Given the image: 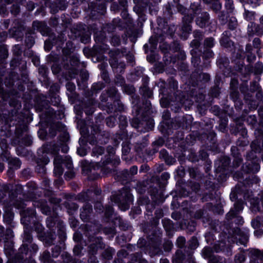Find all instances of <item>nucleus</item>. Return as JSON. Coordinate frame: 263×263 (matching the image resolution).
Here are the masks:
<instances>
[{
	"instance_id": "f257e3e1",
	"label": "nucleus",
	"mask_w": 263,
	"mask_h": 263,
	"mask_svg": "<svg viewBox=\"0 0 263 263\" xmlns=\"http://www.w3.org/2000/svg\"><path fill=\"white\" fill-rule=\"evenodd\" d=\"M21 121H17V145L21 146H29L32 143L31 137L28 135L27 124L31 119L28 112L25 115H20Z\"/></svg>"
},
{
	"instance_id": "f03ea898",
	"label": "nucleus",
	"mask_w": 263,
	"mask_h": 263,
	"mask_svg": "<svg viewBox=\"0 0 263 263\" xmlns=\"http://www.w3.org/2000/svg\"><path fill=\"white\" fill-rule=\"evenodd\" d=\"M110 198L112 201L118 204L119 208L122 211H125L129 209V203L133 200L130 190L126 187L122 189L120 194L113 195Z\"/></svg>"
},
{
	"instance_id": "7ed1b4c3",
	"label": "nucleus",
	"mask_w": 263,
	"mask_h": 263,
	"mask_svg": "<svg viewBox=\"0 0 263 263\" xmlns=\"http://www.w3.org/2000/svg\"><path fill=\"white\" fill-rule=\"evenodd\" d=\"M126 50L125 49H116L110 50L109 52V55L111 59L109 63L111 67L114 68H118L119 66L124 68L125 65L123 63H119L118 59L125 55Z\"/></svg>"
},
{
	"instance_id": "20e7f679",
	"label": "nucleus",
	"mask_w": 263,
	"mask_h": 263,
	"mask_svg": "<svg viewBox=\"0 0 263 263\" xmlns=\"http://www.w3.org/2000/svg\"><path fill=\"white\" fill-rule=\"evenodd\" d=\"M35 212L34 209L27 208L20 212L21 216V222L25 227H28L31 223V219L35 216Z\"/></svg>"
},
{
	"instance_id": "39448f33",
	"label": "nucleus",
	"mask_w": 263,
	"mask_h": 263,
	"mask_svg": "<svg viewBox=\"0 0 263 263\" xmlns=\"http://www.w3.org/2000/svg\"><path fill=\"white\" fill-rule=\"evenodd\" d=\"M80 218L84 222H88L90 220L92 215L93 209L92 205L86 202L80 210Z\"/></svg>"
},
{
	"instance_id": "423d86ee",
	"label": "nucleus",
	"mask_w": 263,
	"mask_h": 263,
	"mask_svg": "<svg viewBox=\"0 0 263 263\" xmlns=\"http://www.w3.org/2000/svg\"><path fill=\"white\" fill-rule=\"evenodd\" d=\"M13 208H16L15 198H13L10 202L8 203L4 208V218L9 222L12 220L14 217V214L12 211Z\"/></svg>"
},
{
	"instance_id": "0eeeda50",
	"label": "nucleus",
	"mask_w": 263,
	"mask_h": 263,
	"mask_svg": "<svg viewBox=\"0 0 263 263\" xmlns=\"http://www.w3.org/2000/svg\"><path fill=\"white\" fill-rule=\"evenodd\" d=\"M250 263L263 262V250L252 249L250 251Z\"/></svg>"
},
{
	"instance_id": "6e6552de",
	"label": "nucleus",
	"mask_w": 263,
	"mask_h": 263,
	"mask_svg": "<svg viewBox=\"0 0 263 263\" xmlns=\"http://www.w3.org/2000/svg\"><path fill=\"white\" fill-rule=\"evenodd\" d=\"M243 209V202L241 200H238L235 203L234 208L231 209L226 215V218L228 220H231L234 218V216L237 215L238 213Z\"/></svg>"
},
{
	"instance_id": "1a4fd4ad",
	"label": "nucleus",
	"mask_w": 263,
	"mask_h": 263,
	"mask_svg": "<svg viewBox=\"0 0 263 263\" xmlns=\"http://www.w3.org/2000/svg\"><path fill=\"white\" fill-rule=\"evenodd\" d=\"M74 33L75 37H80L81 42L85 44L89 42L90 40V33L88 31L85 29L75 30L72 31Z\"/></svg>"
},
{
	"instance_id": "9d476101",
	"label": "nucleus",
	"mask_w": 263,
	"mask_h": 263,
	"mask_svg": "<svg viewBox=\"0 0 263 263\" xmlns=\"http://www.w3.org/2000/svg\"><path fill=\"white\" fill-rule=\"evenodd\" d=\"M209 20V14L206 12H203L196 18V23L199 27L204 28L208 25Z\"/></svg>"
},
{
	"instance_id": "9b49d317",
	"label": "nucleus",
	"mask_w": 263,
	"mask_h": 263,
	"mask_svg": "<svg viewBox=\"0 0 263 263\" xmlns=\"http://www.w3.org/2000/svg\"><path fill=\"white\" fill-rule=\"evenodd\" d=\"M63 158L61 156L57 155L54 160V174L56 176H61L63 173V168L62 167Z\"/></svg>"
},
{
	"instance_id": "f8f14e48",
	"label": "nucleus",
	"mask_w": 263,
	"mask_h": 263,
	"mask_svg": "<svg viewBox=\"0 0 263 263\" xmlns=\"http://www.w3.org/2000/svg\"><path fill=\"white\" fill-rule=\"evenodd\" d=\"M32 205L34 207L40 208L42 212L44 214H50V208L48 206L47 202L43 200L34 201L32 202Z\"/></svg>"
},
{
	"instance_id": "ddd939ff",
	"label": "nucleus",
	"mask_w": 263,
	"mask_h": 263,
	"mask_svg": "<svg viewBox=\"0 0 263 263\" xmlns=\"http://www.w3.org/2000/svg\"><path fill=\"white\" fill-rule=\"evenodd\" d=\"M234 235L236 238L239 239L240 242L245 245L248 239V235L247 233L242 231L239 228H236L234 230Z\"/></svg>"
},
{
	"instance_id": "4468645a",
	"label": "nucleus",
	"mask_w": 263,
	"mask_h": 263,
	"mask_svg": "<svg viewBox=\"0 0 263 263\" xmlns=\"http://www.w3.org/2000/svg\"><path fill=\"white\" fill-rule=\"evenodd\" d=\"M32 27L34 30H36L37 31L40 32L42 34L44 35H45V32H46V30L48 29L46 27V26L45 25V23L39 21L33 22L32 24Z\"/></svg>"
},
{
	"instance_id": "2eb2a0df",
	"label": "nucleus",
	"mask_w": 263,
	"mask_h": 263,
	"mask_svg": "<svg viewBox=\"0 0 263 263\" xmlns=\"http://www.w3.org/2000/svg\"><path fill=\"white\" fill-rule=\"evenodd\" d=\"M137 172L138 167L136 166H133L129 171L127 170H124L122 173V175L123 177L125 178V180H127L130 178L132 176L136 174Z\"/></svg>"
},
{
	"instance_id": "dca6fc26",
	"label": "nucleus",
	"mask_w": 263,
	"mask_h": 263,
	"mask_svg": "<svg viewBox=\"0 0 263 263\" xmlns=\"http://www.w3.org/2000/svg\"><path fill=\"white\" fill-rule=\"evenodd\" d=\"M32 240V237L31 236L30 233L27 230L24 231V243L23 245V248H24L25 253H27V250L28 249V243H31Z\"/></svg>"
},
{
	"instance_id": "f3484780",
	"label": "nucleus",
	"mask_w": 263,
	"mask_h": 263,
	"mask_svg": "<svg viewBox=\"0 0 263 263\" xmlns=\"http://www.w3.org/2000/svg\"><path fill=\"white\" fill-rule=\"evenodd\" d=\"M163 226L166 232H170L174 229V224L168 219L164 218L162 220Z\"/></svg>"
},
{
	"instance_id": "a211bd4d",
	"label": "nucleus",
	"mask_w": 263,
	"mask_h": 263,
	"mask_svg": "<svg viewBox=\"0 0 263 263\" xmlns=\"http://www.w3.org/2000/svg\"><path fill=\"white\" fill-rule=\"evenodd\" d=\"M91 192L92 191L90 190H88L86 192H82L78 195V199L82 202L89 201L90 200V195Z\"/></svg>"
},
{
	"instance_id": "6ab92c4d",
	"label": "nucleus",
	"mask_w": 263,
	"mask_h": 263,
	"mask_svg": "<svg viewBox=\"0 0 263 263\" xmlns=\"http://www.w3.org/2000/svg\"><path fill=\"white\" fill-rule=\"evenodd\" d=\"M217 65L220 69L227 67L229 65V60L225 57H220L217 61Z\"/></svg>"
},
{
	"instance_id": "aec40b11",
	"label": "nucleus",
	"mask_w": 263,
	"mask_h": 263,
	"mask_svg": "<svg viewBox=\"0 0 263 263\" xmlns=\"http://www.w3.org/2000/svg\"><path fill=\"white\" fill-rule=\"evenodd\" d=\"M160 157L163 158L165 162L168 163H172L174 161V159L172 157H170L166 151L164 149L161 150L159 153Z\"/></svg>"
},
{
	"instance_id": "412c9836",
	"label": "nucleus",
	"mask_w": 263,
	"mask_h": 263,
	"mask_svg": "<svg viewBox=\"0 0 263 263\" xmlns=\"http://www.w3.org/2000/svg\"><path fill=\"white\" fill-rule=\"evenodd\" d=\"M41 260L44 263H52V259L51 258L50 253L47 251H44L41 256Z\"/></svg>"
},
{
	"instance_id": "4be33fe9",
	"label": "nucleus",
	"mask_w": 263,
	"mask_h": 263,
	"mask_svg": "<svg viewBox=\"0 0 263 263\" xmlns=\"http://www.w3.org/2000/svg\"><path fill=\"white\" fill-rule=\"evenodd\" d=\"M85 228L88 233L90 232L91 234H95L98 231L99 226L95 224L92 225L91 223H87L85 225Z\"/></svg>"
},
{
	"instance_id": "5701e85b",
	"label": "nucleus",
	"mask_w": 263,
	"mask_h": 263,
	"mask_svg": "<svg viewBox=\"0 0 263 263\" xmlns=\"http://www.w3.org/2000/svg\"><path fill=\"white\" fill-rule=\"evenodd\" d=\"M163 212L162 210L161 209L157 210L155 212V217L156 219H154L153 220V222L152 224L156 227L159 223V219L161 218L163 216Z\"/></svg>"
},
{
	"instance_id": "b1692460",
	"label": "nucleus",
	"mask_w": 263,
	"mask_h": 263,
	"mask_svg": "<svg viewBox=\"0 0 263 263\" xmlns=\"http://www.w3.org/2000/svg\"><path fill=\"white\" fill-rule=\"evenodd\" d=\"M141 92L144 97L151 98L153 96L152 91L146 85L141 88Z\"/></svg>"
},
{
	"instance_id": "393cba45",
	"label": "nucleus",
	"mask_w": 263,
	"mask_h": 263,
	"mask_svg": "<svg viewBox=\"0 0 263 263\" xmlns=\"http://www.w3.org/2000/svg\"><path fill=\"white\" fill-rule=\"evenodd\" d=\"M246 260V256L243 253L237 254L235 256L234 263H244Z\"/></svg>"
},
{
	"instance_id": "a878e982",
	"label": "nucleus",
	"mask_w": 263,
	"mask_h": 263,
	"mask_svg": "<svg viewBox=\"0 0 263 263\" xmlns=\"http://www.w3.org/2000/svg\"><path fill=\"white\" fill-rule=\"evenodd\" d=\"M110 158L109 159L107 158V160L105 161H104L102 162L98 163L96 164V166H93V165H91L89 172L90 173H92V170H95L96 168L97 169H99L100 167L101 168V170H102V168H101L102 166L103 165H105L107 163H108L110 162Z\"/></svg>"
},
{
	"instance_id": "bb28decb",
	"label": "nucleus",
	"mask_w": 263,
	"mask_h": 263,
	"mask_svg": "<svg viewBox=\"0 0 263 263\" xmlns=\"http://www.w3.org/2000/svg\"><path fill=\"white\" fill-rule=\"evenodd\" d=\"M238 24L235 17H231L229 21L228 27L231 30H234L237 27Z\"/></svg>"
},
{
	"instance_id": "cd10ccee",
	"label": "nucleus",
	"mask_w": 263,
	"mask_h": 263,
	"mask_svg": "<svg viewBox=\"0 0 263 263\" xmlns=\"http://www.w3.org/2000/svg\"><path fill=\"white\" fill-rule=\"evenodd\" d=\"M214 45V40L213 37H208L205 39L204 46L206 48H211Z\"/></svg>"
},
{
	"instance_id": "c85d7f7f",
	"label": "nucleus",
	"mask_w": 263,
	"mask_h": 263,
	"mask_svg": "<svg viewBox=\"0 0 263 263\" xmlns=\"http://www.w3.org/2000/svg\"><path fill=\"white\" fill-rule=\"evenodd\" d=\"M114 252V250L111 248L107 249L104 251L103 253H102V255L105 259H110L112 258V255Z\"/></svg>"
},
{
	"instance_id": "c756f323",
	"label": "nucleus",
	"mask_w": 263,
	"mask_h": 263,
	"mask_svg": "<svg viewBox=\"0 0 263 263\" xmlns=\"http://www.w3.org/2000/svg\"><path fill=\"white\" fill-rule=\"evenodd\" d=\"M104 149L101 146L95 147L92 152L93 156L98 157L99 155H101L104 153Z\"/></svg>"
},
{
	"instance_id": "7c9ffc66",
	"label": "nucleus",
	"mask_w": 263,
	"mask_h": 263,
	"mask_svg": "<svg viewBox=\"0 0 263 263\" xmlns=\"http://www.w3.org/2000/svg\"><path fill=\"white\" fill-rule=\"evenodd\" d=\"M104 87V85L103 83L99 82L93 84L91 89L95 92H97L98 91L101 90Z\"/></svg>"
},
{
	"instance_id": "2f4dec72",
	"label": "nucleus",
	"mask_w": 263,
	"mask_h": 263,
	"mask_svg": "<svg viewBox=\"0 0 263 263\" xmlns=\"http://www.w3.org/2000/svg\"><path fill=\"white\" fill-rule=\"evenodd\" d=\"M213 253L212 249L210 247H205L203 250L202 254L205 258L212 257Z\"/></svg>"
},
{
	"instance_id": "473e14b6",
	"label": "nucleus",
	"mask_w": 263,
	"mask_h": 263,
	"mask_svg": "<svg viewBox=\"0 0 263 263\" xmlns=\"http://www.w3.org/2000/svg\"><path fill=\"white\" fill-rule=\"evenodd\" d=\"M65 164V166L69 170L72 168V160L70 158L65 157L64 159H63V163Z\"/></svg>"
},
{
	"instance_id": "72a5a7b5",
	"label": "nucleus",
	"mask_w": 263,
	"mask_h": 263,
	"mask_svg": "<svg viewBox=\"0 0 263 263\" xmlns=\"http://www.w3.org/2000/svg\"><path fill=\"white\" fill-rule=\"evenodd\" d=\"M230 97L234 101H237L239 99V93L236 89H232V91L230 93Z\"/></svg>"
},
{
	"instance_id": "f704fd0d",
	"label": "nucleus",
	"mask_w": 263,
	"mask_h": 263,
	"mask_svg": "<svg viewBox=\"0 0 263 263\" xmlns=\"http://www.w3.org/2000/svg\"><path fill=\"white\" fill-rule=\"evenodd\" d=\"M189 245L191 249H195L198 246V240L196 238L193 237L189 241Z\"/></svg>"
},
{
	"instance_id": "c9c22d12",
	"label": "nucleus",
	"mask_w": 263,
	"mask_h": 263,
	"mask_svg": "<svg viewBox=\"0 0 263 263\" xmlns=\"http://www.w3.org/2000/svg\"><path fill=\"white\" fill-rule=\"evenodd\" d=\"M58 234L59 236L61 241H63L66 237L65 229L64 227L62 226L58 231Z\"/></svg>"
},
{
	"instance_id": "e433bc0d",
	"label": "nucleus",
	"mask_w": 263,
	"mask_h": 263,
	"mask_svg": "<svg viewBox=\"0 0 263 263\" xmlns=\"http://www.w3.org/2000/svg\"><path fill=\"white\" fill-rule=\"evenodd\" d=\"M236 128L238 133H240V134L242 137V139H246L245 137L247 135V129L241 125H237Z\"/></svg>"
},
{
	"instance_id": "4c0bfd02",
	"label": "nucleus",
	"mask_w": 263,
	"mask_h": 263,
	"mask_svg": "<svg viewBox=\"0 0 263 263\" xmlns=\"http://www.w3.org/2000/svg\"><path fill=\"white\" fill-rule=\"evenodd\" d=\"M185 258V255L180 250H177L174 259L183 261Z\"/></svg>"
},
{
	"instance_id": "58836bf2",
	"label": "nucleus",
	"mask_w": 263,
	"mask_h": 263,
	"mask_svg": "<svg viewBox=\"0 0 263 263\" xmlns=\"http://www.w3.org/2000/svg\"><path fill=\"white\" fill-rule=\"evenodd\" d=\"M246 120L248 124L252 125H254L257 123L256 117L255 115H250L248 116Z\"/></svg>"
},
{
	"instance_id": "ea45409f",
	"label": "nucleus",
	"mask_w": 263,
	"mask_h": 263,
	"mask_svg": "<svg viewBox=\"0 0 263 263\" xmlns=\"http://www.w3.org/2000/svg\"><path fill=\"white\" fill-rule=\"evenodd\" d=\"M251 146L252 149L255 151V152H260V148L259 146V144L257 140L253 141L251 144Z\"/></svg>"
},
{
	"instance_id": "a19ab883",
	"label": "nucleus",
	"mask_w": 263,
	"mask_h": 263,
	"mask_svg": "<svg viewBox=\"0 0 263 263\" xmlns=\"http://www.w3.org/2000/svg\"><path fill=\"white\" fill-rule=\"evenodd\" d=\"M254 13L253 12L245 10L244 17L245 19L248 21H252L254 19Z\"/></svg>"
},
{
	"instance_id": "79ce46f5",
	"label": "nucleus",
	"mask_w": 263,
	"mask_h": 263,
	"mask_svg": "<svg viewBox=\"0 0 263 263\" xmlns=\"http://www.w3.org/2000/svg\"><path fill=\"white\" fill-rule=\"evenodd\" d=\"M263 65L261 63H257L254 67V72L256 74H260L262 72Z\"/></svg>"
},
{
	"instance_id": "37998d69",
	"label": "nucleus",
	"mask_w": 263,
	"mask_h": 263,
	"mask_svg": "<svg viewBox=\"0 0 263 263\" xmlns=\"http://www.w3.org/2000/svg\"><path fill=\"white\" fill-rule=\"evenodd\" d=\"M218 17L222 24H224L227 19V15L224 11H221L219 12Z\"/></svg>"
},
{
	"instance_id": "c03bdc74",
	"label": "nucleus",
	"mask_w": 263,
	"mask_h": 263,
	"mask_svg": "<svg viewBox=\"0 0 263 263\" xmlns=\"http://www.w3.org/2000/svg\"><path fill=\"white\" fill-rule=\"evenodd\" d=\"M260 89V86L259 84L256 82H252L250 84V90L252 92H255L256 91H259Z\"/></svg>"
},
{
	"instance_id": "a18cd8bd",
	"label": "nucleus",
	"mask_w": 263,
	"mask_h": 263,
	"mask_svg": "<svg viewBox=\"0 0 263 263\" xmlns=\"http://www.w3.org/2000/svg\"><path fill=\"white\" fill-rule=\"evenodd\" d=\"M185 243V239L184 237L180 236L177 240V245L178 247L183 248Z\"/></svg>"
},
{
	"instance_id": "49530a36",
	"label": "nucleus",
	"mask_w": 263,
	"mask_h": 263,
	"mask_svg": "<svg viewBox=\"0 0 263 263\" xmlns=\"http://www.w3.org/2000/svg\"><path fill=\"white\" fill-rule=\"evenodd\" d=\"M242 161V159L241 156H238L237 155L236 156V157L234 158V159L233 160L234 166L235 167H238L241 163Z\"/></svg>"
},
{
	"instance_id": "de8ad7c7",
	"label": "nucleus",
	"mask_w": 263,
	"mask_h": 263,
	"mask_svg": "<svg viewBox=\"0 0 263 263\" xmlns=\"http://www.w3.org/2000/svg\"><path fill=\"white\" fill-rule=\"evenodd\" d=\"M111 43L114 46H118L120 44V37L117 35H113L111 39Z\"/></svg>"
},
{
	"instance_id": "09e8293b",
	"label": "nucleus",
	"mask_w": 263,
	"mask_h": 263,
	"mask_svg": "<svg viewBox=\"0 0 263 263\" xmlns=\"http://www.w3.org/2000/svg\"><path fill=\"white\" fill-rule=\"evenodd\" d=\"M25 43L28 47H31L34 43V40L32 36H28L26 40Z\"/></svg>"
},
{
	"instance_id": "8fccbe9b",
	"label": "nucleus",
	"mask_w": 263,
	"mask_h": 263,
	"mask_svg": "<svg viewBox=\"0 0 263 263\" xmlns=\"http://www.w3.org/2000/svg\"><path fill=\"white\" fill-rule=\"evenodd\" d=\"M221 8V4L218 2H214L212 6V10L215 11L216 13H217Z\"/></svg>"
},
{
	"instance_id": "3c124183",
	"label": "nucleus",
	"mask_w": 263,
	"mask_h": 263,
	"mask_svg": "<svg viewBox=\"0 0 263 263\" xmlns=\"http://www.w3.org/2000/svg\"><path fill=\"white\" fill-rule=\"evenodd\" d=\"M173 243L170 240H166L163 243V248L165 251H170L173 247Z\"/></svg>"
},
{
	"instance_id": "603ef678",
	"label": "nucleus",
	"mask_w": 263,
	"mask_h": 263,
	"mask_svg": "<svg viewBox=\"0 0 263 263\" xmlns=\"http://www.w3.org/2000/svg\"><path fill=\"white\" fill-rule=\"evenodd\" d=\"M70 63L71 66L74 67L78 66L79 63V60L77 56L72 55L70 58Z\"/></svg>"
},
{
	"instance_id": "864d4df0",
	"label": "nucleus",
	"mask_w": 263,
	"mask_h": 263,
	"mask_svg": "<svg viewBox=\"0 0 263 263\" xmlns=\"http://www.w3.org/2000/svg\"><path fill=\"white\" fill-rule=\"evenodd\" d=\"M182 30L183 32L189 33L191 31V26L190 25V23H189L187 22L183 23Z\"/></svg>"
},
{
	"instance_id": "5fc2aeb1",
	"label": "nucleus",
	"mask_w": 263,
	"mask_h": 263,
	"mask_svg": "<svg viewBox=\"0 0 263 263\" xmlns=\"http://www.w3.org/2000/svg\"><path fill=\"white\" fill-rule=\"evenodd\" d=\"M22 30H23L25 33H28L29 34H30L31 32H30V30H29L28 29H26V27L24 25H18L17 24V38L18 37L19 33L18 32H21Z\"/></svg>"
},
{
	"instance_id": "6e6d98bb",
	"label": "nucleus",
	"mask_w": 263,
	"mask_h": 263,
	"mask_svg": "<svg viewBox=\"0 0 263 263\" xmlns=\"http://www.w3.org/2000/svg\"><path fill=\"white\" fill-rule=\"evenodd\" d=\"M171 48L174 52H177L180 50V45L177 41L174 42L171 45Z\"/></svg>"
},
{
	"instance_id": "4d7b16f0",
	"label": "nucleus",
	"mask_w": 263,
	"mask_h": 263,
	"mask_svg": "<svg viewBox=\"0 0 263 263\" xmlns=\"http://www.w3.org/2000/svg\"><path fill=\"white\" fill-rule=\"evenodd\" d=\"M140 121L139 119L135 118L132 119L131 124L133 127L138 128L140 126Z\"/></svg>"
},
{
	"instance_id": "13d9d810",
	"label": "nucleus",
	"mask_w": 263,
	"mask_h": 263,
	"mask_svg": "<svg viewBox=\"0 0 263 263\" xmlns=\"http://www.w3.org/2000/svg\"><path fill=\"white\" fill-rule=\"evenodd\" d=\"M194 36L195 38V39L199 40V41H201L202 40L203 35L202 33V32L198 30H196L194 31L193 32Z\"/></svg>"
},
{
	"instance_id": "bf43d9fd",
	"label": "nucleus",
	"mask_w": 263,
	"mask_h": 263,
	"mask_svg": "<svg viewBox=\"0 0 263 263\" xmlns=\"http://www.w3.org/2000/svg\"><path fill=\"white\" fill-rule=\"evenodd\" d=\"M113 213V208L111 206H106L105 215L106 217H109L111 216Z\"/></svg>"
},
{
	"instance_id": "052dcab7",
	"label": "nucleus",
	"mask_w": 263,
	"mask_h": 263,
	"mask_svg": "<svg viewBox=\"0 0 263 263\" xmlns=\"http://www.w3.org/2000/svg\"><path fill=\"white\" fill-rule=\"evenodd\" d=\"M199 77L201 81L204 82H208L210 79V76L208 73H200Z\"/></svg>"
},
{
	"instance_id": "680f3d73",
	"label": "nucleus",
	"mask_w": 263,
	"mask_h": 263,
	"mask_svg": "<svg viewBox=\"0 0 263 263\" xmlns=\"http://www.w3.org/2000/svg\"><path fill=\"white\" fill-rule=\"evenodd\" d=\"M61 252V248L58 246H55L52 249V256L57 257L59 256Z\"/></svg>"
},
{
	"instance_id": "e2e57ef3",
	"label": "nucleus",
	"mask_w": 263,
	"mask_h": 263,
	"mask_svg": "<svg viewBox=\"0 0 263 263\" xmlns=\"http://www.w3.org/2000/svg\"><path fill=\"white\" fill-rule=\"evenodd\" d=\"M213 55L214 53L213 51L210 49H206V50L204 51L203 52V57L205 59L212 58L213 57Z\"/></svg>"
},
{
	"instance_id": "0e129e2a",
	"label": "nucleus",
	"mask_w": 263,
	"mask_h": 263,
	"mask_svg": "<svg viewBox=\"0 0 263 263\" xmlns=\"http://www.w3.org/2000/svg\"><path fill=\"white\" fill-rule=\"evenodd\" d=\"M66 206L68 209L72 210L73 211L77 210L79 208V206L76 203L73 202H68L67 203Z\"/></svg>"
},
{
	"instance_id": "69168bd1",
	"label": "nucleus",
	"mask_w": 263,
	"mask_h": 263,
	"mask_svg": "<svg viewBox=\"0 0 263 263\" xmlns=\"http://www.w3.org/2000/svg\"><path fill=\"white\" fill-rule=\"evenodd\" d=\"M254 29L256 33L258 35L262 34H263V27L258 25H254Z\"/></svg>"
},
{
	"instance_id": "338daca9",
	"label": "nucleus",
	"mask_w": 263,
	"mask_h": 263,
	"mask_svg": "<svg viewBox=\"0 0 263 263\" xmlns=\"http://www.w3.org/2000/svg\"><path fill=\"white\" fill-rule=\"evenodd\" d=\"M115 120V118L112 117H110L109 118H107L106 119V124L107 125L109 126V127H112L114 126L115 125V122L114 121Z\"/></svg>"
},
{
	"instance_id": "774afa93",
	"label": "nucleus",
	"mask_w": 263,
	"mask_h": 263,
	"mask_svg": "<svg viewBox=\"0 0 263 263\" xmlns=\"http://www.w3.org/2000/svg\"><path fill=\"white\" fill-rule=\"evenodd\" d=\"M66 86L67 90L70 92H72L74 91L76 88L75 85L72 82H68L66 84Z\"/></svg>"
}]
</instances>
